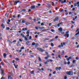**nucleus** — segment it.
<instances>
[{
	"label": "nucleus",
	"instance_id": "1",
	"mask_svg": "<svg viewBox=\"0 0 79 79\" xmlns=\"http://www.w3.org/2000/svg\"><path fill=\"white\" fill-rule=\"evenodd\" d=\"M66 74L69 76H73V71H69V72H67Z\"/></svg>",
	"mask_w": 79,
	"mask_h": 79
},
{
	"label": "nucleus",
	"instance_id": "2",
	"mask_svg": "<svg viewBox=\"0 0 79 79\" xmlns=\"http://www.w3.org/2000/svg\"><path fill=\"white\" fill-rule=\"evenodd\" d=\"M8 79H13V78H12V76H13V73H10V75H8Z\"/></svg>",
	"mask_w": 79,
	"mask_h": 79
},
{
	"label": "nucleus",
	"instance_id": "3",
	"mask_svg": "<svg viewBox=\"0 0 79 79\" xmlns=\"http://www.w3.org/2000/svg\"><path fill=\"white\" fill-rule=\"evenodd\" d=\"M69 32V31H67L66 32V34H64V37H66L67 38L69 37V34L68 33Z\"/></svg>",
	"mask_w": 79,
	"mask_h": 79
},
{
	"label": "nucleus",
	"instance_id": "4",
	"mask_svg": "<svg viewBox=\"0 0 79 79\" xmlns=\"http://www.w3.org/2000/svg\"><path fill=\"white\" fill-rule=\"evenodd\" d=\"M1 74L2 76H4L5 73H4V72H3V69H1Z\"/></svg>",
	"mask_w": 79,
	"mask_h": 79
},
{
	"label": "nucleus",
	"instance_id": "5",
	"mask_svg": "<svg viewBox=\"0 0 79 79\" xmlns=\"http://www.w3.org/2000/svg\"><path fill=\"white\" fill-rule=\"evenodd\" d=\"M60 2H61V4H63L64 3H66V0H64V1L62 0H59Z\"/></svg>",
	"mask_w": 79,
	"mask_h": 79
},
{
	"label": "nucleus",
	"instance_id": "6",
	"mask_svg": "<svg viewBox=\"0 0 79 79\" xmlns=\"http://www.w3.org/2000/svg\"><path fill=\"white\" fill-rule=\"evenodd\" d=\"M31 8L32 10H34L35 9V6H31Z\"/></svg>",
	"mask_w": 79,
	"mask_h": 79
},
{
	"label": "nucleus",
	"instance_id": "7",
	"mask_svg": "<svg viewBox=\"0 0 79 79\" xmlns=\"http://www.w3.org/2000/svg\"><path fill=\"white\" fill-rule=\"evenodd\" d=\"M61 45H59L58 46V47L59 48H61V47H63V43H61Z\"/></svg>",
	"mask_w": 79,
	"mask_h": 79
},
{
	"label": "nucleus",
	"instance_id": "8",
	"mask_svg": "<svg viewBox=\"0 0 79 79\" xmlns=\"http://www.w3.org/2000/svg\"><path fill=\"white\" fill-rule=\"evenodd\" d=\"M27 28H23L22 29V31H27Z\"/></svg>",
	"mask_w": 79,
	"mask_h": 79
},
{
	"label": "nucleus",
	"instance_id": "9",
	"mask_svg": "<svg viewBox=\"0 0 79 79\" xmlns=\"http://www.w3.org/2000/svg\"><path fill=\"white\" fill-rule=\"evenodd\" d=\"M58 30L60 32H62V31H63V29H62V28L61 27L59 28Z\"/></svg>",
	"mask_w": 79,
	"mask_h": 79
},
{
	"label": "nucleus",
	"instance_id": "10",
	"mask_svg": "<svg viewBox=\"0 0 79 79\" xmlns=\"http://www.w3.org/2000/svg\"><path fill=\"white\" fill-rule=\"evenodd\" d=\"M15 3L16 5L18 3H21V2H19V1H15Z\"/></svg>",
	"mask_w": 79,
	"mask_h": 79
},
{
	"label": "nucleus",
	"instance_id": "11",
	"mask_svg": "<svg viewBox=\"0 0 79 79\" xmlns=\"http://www.w3.org/2000/svg\"><path fill=\"white\" fill-rule=\"evenodd\" d=\"M14 65L16 69H17L18 68V65H16L15 64H14Z\"/></svg>",
	"mask_w": 79,
	"mask_h": 79
},
{
	"label": "nucleus",
	"instance_id": "12",
	"mask_svg": "<svg viewBox=\"0 0 79 79\" xmlns=\"http://www.w3.org/2000/svg\"><path fill=\"white\" fill-rule=\"evenodd\" d=\"M59 19V18L58 17L54 19V22H55V21H58V20Z\"/></svg>",
	"mask_w": 79,
	"mask_h": 79
},
{
	"label": "nucleus",
	"instance_id": "13",
	"mask_svg": "<svg viewBox=\"0 0 79 79\" xmlns=\"http://www.w3.org/2000/svg\"><path fill=\"white\" fill-rule=\"evenodd\" d=\"M1 26V27H2L3 29H4L5 27V26L3 23L2 24Z\"/></svg>",
	"mask_w": 79,
	"mask_h": 79
},
{
	"label": "nucleus",
	"instance_id": "14",
	"mask_svg": "<svg viewBox=\"0 0 79 79\" xmlns=\"http://www.w3.org/2000/svg\"><path fill=\"white\" fill-rule=\"evenodd\" d=\"M30 73L31 74H33V75H35V73H34V71H32L30 72Z\"/></svg>",
	"mask_w": 79,
	"mask_h": 79
},
{
	"label": "nucleus",
	"instance_id": "15",
	"mask_svg": "<svg viewBox=\"0 0 79 79\" xmlns=\"http://www.w3.org/2000/svg\"><path fill=\"white\" fill-rule=\"evenodd\" d=\"M10 21H11L10 19H8V22H7V24H10V23H10Z\"/></svg>",
	"mask_w": 79,
	"mask_h": 79
},
{
	"label": "nucleus",
	"instance_id": "16",
	"mask_svg": "<svg viewBox=\"0 0 79 79\" xmlns=\"http://www.w3.org/2000/svg\"><path fill=\"white\" fill-rule=\"evenodd\" d=\"M3 56L4 58H6V53H4Z\"/></svg>",
	"mask_w": 79,
	"mask_h": 79
},
{
	"label": "nucleus",
	"instance_id": "17",
	"mask_svg": "<svg viewBox=\"0 0 79 79\" xmlns=\"http://www.w3.org/2000/svg\"><path fill=\"white\" fill-rule=\"evenodd\" d=\"M62 24H63V23H58L57 25L58 27H60V25Z\"/></svg>",
	"mask_w": 79,
	"mask_h": 79
},
{
	"label": "nucleus",
	"instance_id": "18",
	"mask_svg": "<svg viewBox=\"0 0 79 79\" xmlns=\"http://www.w3.org/2000/svg\"><path fill=\"white\" fill-rule=\"evenodd\" d=\"M27 34V37H29V32L27 31L26 33Z\"/></svg>",
	"mask_w": 79,
	"mask_h": 79
},
{
	"label": "nucleus",
	"instance_id": "19",
	"mask_svg": "<svg viewBox=\"0 0 79 79\" xmlns=\"http://www.w3.org/2000/svg\"><path fill=\"white\" fill-rule=\"evenodd\" d=\"M40 51H42V52H44L45 50H44L43 49L41 48H40Z\"/></svg>",
	"mask_w": 79,
	"mask_h": 79
},
{
	"label": "nucleus",
	"instance_id": "20",
	"mask_svg": "<svg viewBox=\"0 0 79 79\" xmlns=\"http://www.w3.org/2000/svg\"><path fill=\"white\" fill-rule=\"evenodd\" d=\"M67 43L68 44H71V42H70V41H69V40H68L67 41Z\"/></svg>",
	"mask_w": 79,
	"mask_h": 79
},
{
	"label": "nucleus",
	"instance_id": "21",
	"mask_svg": "<svg viewBox=\"0 0 79 79\" xmlns=\"http://www.w3.org/2000/svg\"><path fill=\"white\" fill-rule=\"evenodd\" d=\"M25 24L27 26L28 25H29V24H30V23L27 22L25 23Z\"/></svg>",
	"mask_w": 79,
	"mask_h": 79
},
{
	"label": "nucleus",
	"instance_id": "22",
	"mask_svg": "<svg viewBox=\"0 0 79 79\" xmlns=\"http://www.w3.org/2000/svg\"><path fill=\"white\" fill-rule=\"evenodd\" d=\"M45 53H46V54L48 56H49V55H48V52H46Z\"/></svg>",
	"mask_w": 79,
	"mask_h": 79
},
{
	"label": "nucleus",
	"instance_id": "23",
	"mask_svg": "<svg viewBox=\"0 0 79 79\" xmlns=\"http://www.w3.org/2000/svg\"><path fill=\"white\" fill-rule=\"evenodd\" d=\"M44 47L45 48H48V45H47V44H46L44 45Z\"/></svg>",
	"mask_w": 79,
	"mask_h": 79
},
{
	"label": "nucleus",
	"instance_id": "24",
	"mask_svg": "<svg viewBox=\"0 0 79 79\" xmlns=\"http://www.w3.org/2000/svg\"><path fill=\"white\" fill-rule=\"evenodd\" d=\"M51 31L53 33H55V31L54 29H51Z\"/></svg>",
	"mask_w": 79,
	"mask_h": 79
},
{
	"label": "nucleus",
	"instance_id": "25",
	"mask_svg": "<svg viewBox=\"0 0 79 79\" xmlns=\"http://www.w3.org/2000/svg\"><path fill=\"white\" fill-rule=\"evenodd\" d=\"M77 16H76L75 18H74L73 19V21H75V19H77Z\"/></svg>",
	"mask_w": 79,
	"mask_h": 79
},
{
	"label": "nucleus",
	"instance_id": "26",
	"mask_svg": "<svg viewBox=\"0 0 79 79\" xmlns=\"http://www.w3.org/2000/svg\"><path fill=\"white\" fill-rule=\"evenodd\" d=\"M35 45V43L33 42L32 43L31 45L34 46Z\"/></svg>",
	"mask_w": 79,
	"mask_h": 79
},
{
	"label": "nucleus",
	"instance_id": "27",
	"mask_svg": "<svg viewBox=\"0 0 79 79\" xmlns=\"http://www.w3.org/2000/svg\"><path fill=\"white\" fill-rule=\"evenodd\" d=\"M48 57H50V56H48L47 57H46L45 58V60H47V59H48Z\"/></svg>",
	"mask_w": 79,
	"mask_h": 79
},
{
	"label": "nucleus",
	"instance_id": "28",
	"mask_svg": "<svg viewBox=\"0 0 79 79\" xmlns=\"http://www.w3.org/2000/svg\"><path fill=\"white\" fill-rule=\"evenodd\" d=\"M51 45L52 47H54V44H53V43H51Z\"/></svg>",
	"mask_w": 79,
	"mask_h": 79
},
{
	"label": "nucleus",
	"instance_id": "29",
	"mask_svg": "<svg viewBox=\"0 0 79 79\" xmlns=\"http://www.w3.org/2000/svg\"><path fill=\"white\" fill-rule=\"evenodd\" d=\"M24 38L25 40H27V38H26V36H24Z\"/></svg>",
	"mask_w": 79,
	"mask_h": 79
},
{
	"label": "nucleus",
	"instance_id": "30",
	"mask_svg": "<svg viewBox=\"0 0 79 79\" xmlns=\"http://www.w3.org/2000/svg\"><path fill=\"white\" fill-rule=\"evenodd\" d=\"M39 29H40V27H35V29H36V30H38V29H39Z\"/></svg>",
	"mask_w": 79,
	"mask_h": 79
},
{
	"label": "nucleus",
	"instance_id": "31",
	"mask_svg": "<svg viewBox=\"0 0 79 79\" xmlns=\"http://www.w3.org/2000/svg\"><path fill=\"white\" fill-rule=\"evenodd\" d=\"M55 40V39H52L51 40H50V42H52L53 41H54Z\"/></svg>",
	"mask_w": 79,
	"mask_h": 79
},
{
	"label": "nucleus",
	"instance_id": "32",
	"mask_svg": "<svg viewBox=\"0 0 79 79\" xmlns=\"http://www.w3.org/2000/svg\"><path fill=\"white\" fill-rule=\"evenodd\" d=\"M64 53V51H62V52L61 55H63V53Z\"/></svg>",
	"mask_w": 79,
	"mask_h": 79
},
{
	"label": "nucleus",
	"instance_id": "33",
	"mask_svg": "<svg viewBox=\"0 0 79 79\" xmlns=\"http://www.w3.org/2000/svg\"><path fill=\"white\" fill-rule=\"evenodd\" d=\"M38 45V44H35V47H38V46H37Z\"/></svg>",
	"mask_w": 79,
	"mask_h": 79
},
{
	"label": "nucleus",
	"instance_id": "34",
	"mask_svg": "<svg viewBox=\"0 0 79 79\" xmlns=\"http://www.w3.org/2000/svg\"><path fill=\"white\" fill-rule=\"evenodd\" d=\"M76 60H73V63H76Z\"/></svg>",
	"mask_w": 79,
	"mask_h": 79
},
{
	"label": "nucleus",
	"instance_id": "35",
	"mask_svg": "<svg viewBox=\"0 0 79 79\" xmlns=\"http://www.w3.org/2000/svg\"><path fill=\"white\" fill-rule=\"evenodd\" d=\"M25 22H26V21H25V20H23L22 21V23H24Z\"/></svg>",
	"mask_w": 79,
	"mask_h": 79
},
{
	"label": "nucleus",
	"instance_id": "36",
	"mask_svg": "<svg viewBox=\"0 0 79 79\" xmlns=\"http://www.w3.org/2000/svg\"><path fill=\"white\" fill-rule=\"evenodd\" d=\"M40 29H45V27H40Z\"/></svg>",
	"mask_w": 79,
	"mask_h": 79
},
{
	"label": "nucleus",
	"instance_id": "37",
	"mask_svg": "<svg viewBox=\"0 0 79 79\" xmlns=\"http://www.w3.org/2000/svg\"><path fill=\"white\" fill-rule=\"evenodd\" d=\"M7 17V16H8V13H6V15H5Z\"/></svg>",
	"mask_w": 79,
	"mask_h": 79
},
{
	"label": "nucleus",
	"instance_id": "38",
	"mask_svg": "<svg viewBox=\"0 0 79 79\" xmlns=\"http://www.w3.org/2000/svg\"><path fill=\"white\" fill-rule=\"evenodd\" d=\"M15 60L17 61H19V59H18V58H16L15 59Z\"/></svg>",
	"mask_w": 79,
	"mask_h": 79
},
{
	"label": "nucleus",
	"instance_id": "39",
	"mask_svg": "<svg viewBox=\"0 0 79 79\" xmlns=\"http://www.w3.org/2000/svg\"><path fill=\"white\" fill-rule=\"evenodd\" d=\"M74 6H77V4H76V3H74L73 4Z\"/></svg>",
	"mask_w": 79,
	"mask_h": 79
},
{
	"label": "nucleus",
	"instance_id": "40",
	"mask_svg": "<svg viewBox=\"0 0 79 79\" xmlns=\"http://www.w3.org/2000/svg\"><path fill=\"white\" fill-rule=\"evenodd\" d=\"M42 70L43 71H44V69L43 68H42L41 69H40V71H41Z\"/></svg>",
	"mask_w": 79,
	"mask_h": 79
},
{
	"label": "nucleus",
	"instance_id": "41",
	"mask_svg": "<svg viewBox=\"0 0 79 79\" xmlns=\"http://www.w3.org/2000/svg\"><path fill=\"white\" fill-rule=\"evenodd\" d=\"M6 30H10V28L9 27H6Z\"/></svg>",
	"mask_w": 79,
	"mask_h": 79
},
{
	"label": "nucleus",
	"instance_id": "42",
	"mask_svg": "<svg viewBox=\"0 0 79 79\" xmlns=\"http://www.w3.org/2000/svg\"><path fill=\"white\" fill-rule=\"evenodd\" d=\"M58 58H60V59H61V58L60 55H59L58 56Z\"/></svg>",
	"mask_w": 79,
	"mask_h": 79
},
{
	"label": "nucleus",
	"instance_id": "43",
	"mask_svg": "<svg viewBox=\"0 0 79 79\" xmlns=\"http://www.w3.org/2000/svg\"><path fill=\"white\" fill-rule=\"evenodd\" d=\"M61 69V67H59L58 68V70H59V71H60V69Z\"/></svg>",
	"mask_w": 79,
	"mask_h": 79
},
{
	"label": "nucleus",
	"instance_id": "44",
	"mask_svg": "<svg viewBox=\"0 0 79 79\" xmlns=\"http://www.w3.org/2000/svg\"><path fill=\"white\" fill-rule=\"evenodd\" d=\"M33 21L35 22V21H36V19L35 18V19H33Z\"/></svg>",
	"mask_w": 79,
	"mask_h": 79
},
{
	"label": "nucleus",
	"instance_id": "45",
	"mask_svg": "<svg viewBox=\"0 0 79 79\" xmlns=\"http://www.w3.org/2000/svg\"><path fill=\"white\" fill-rule=\"evenodd\" d=\"M24 47H22L21 48V50H23V49H24Z\"/></svg>",
	"mask_w": 79,
	"mask_h": 79
},
{
	"label": "nucleus",
	"instance_id": "46",
	"mask_svg": "<svg viewBox=\"0 0 79 79\" xmlns=\"http://www.w3.org/2000/svg\"><path fill=\"white\" fill-rule=\"evenodd\" d=\"M79 31H78V33H77V34H75V35H79Z\"/></svg>",
	"mask_w": 79,
	"mask_h": 79
},
{
	"label": "nucleus",
	"instance_id": "47",
	"mask_svg": "<svg viewBox=\"0 0 79 79\" xmlns=\"http://www.w3.org/2000/svg\"><path fill=\"white\" fill-rule=\"evenodd\" d=\"M70 64V62L69 61L67 62V64L69 65Z\"/></svg>",
	"mask_w": 79,
	"mask_h": 79
},
{
	"label": "nucleus",
	"instance_id": "48",
	"mask_svg": "<svg viewBox=\"0 0 79 79\" xmlns=\"http://www.w3.org/2000/svg\"><path fill=\"white\" fill-rule=\"evenodd\" d=\"M41 26H44V23H42L41 24Z\"/></svg>",
	"mask_w": 79,
	"mask_h": 79
},
{
	"label": "nucleus",
	"instance_id": "49",
	"mask_svg": "<svg viewBox=\"0 0 79 79\" xmlns=\"http://www.w3.org/2000/svg\"><path fill=\"white\" fill-rule=\"evenodd\" d=\"M58 67H56V69L57 70V71H58Z\"/></svg>",
	"mask_w": 79,
	"mask_h": 79
},
{
	"label": "nucleus",
	"instance_id": "50",
	"mask_svg": "<svg viewBox=\"0 0 79 79\" xmlns=\"http://www.w3.org/2000/svg\"><path fill=\"white\" fill-rule=\"evenodd\" d=\"M28 43H29V41H27L26 43V44H27V45H28Z\"/></svg>",
	"mask_w": 79,
	"mask_h": 79
},
{
	"label": "nucleus",
	"instance_id": "51",
	"mask_svg": "<svg viewBox=\"0 0 79 79\" xmlns=\"http://www.w3.org/2000/svg\"><path fill=\"white\" fill-rule=\"evenodd\" d=\"M1 79H5V77H1Z\"/></svg>",
	"mask_w": 79,
	"mask_h": 79
},
{
	"label": "nucleus",
	"instance_id": "52",
	"mask_svg": "<svg viewBox=\"0 0 79 79\" xmlns=\"http://www.w3.org/2000/svg\"><path fill=\"white\" fill-rule=\"evenodd\" d=\"M64 79H67V77L66 76H65L64 77Z\"/></svg>",
	"mask_w": 79,
	"mask_h": 79
},
{
	"label": "nucleus",
	"instance_id": "53",
	"mask_svg": "<svg viewBox=\"0 0 79 79\" xmlns=\"http://www.w3.org/2000/svg\"><path fill=\"white\" fill-rule=\"evenodd\" d=\"M22 11H23V12H24V11H26V10L25 9H23Z\"/></svg>",
	"mask_w": 79,
	"mask_h": 79
},
{
	"label": "nucleus",
	"instance_id": "54",
	"mask_svg": "<svg viewBox=\"0 0 79 79\" xmlns=\"http://www.w3.org/2000/svg\"><path fill=\"white\" fill-rule=\"evenodd\" d=\"M31 38H32V36H30V37H29V39L31 40Z\"/></svg>",
	"mask_w": 79,
	"mask_h": 79
},
{
	"label": "nucleus",
	"instance_id": "55",
	"mask_svg": "<svg viewBox=\"0 0 79 79\" xmlns=\"http://www.w3.org/2000/svg\"><path fill=\"white\" fill-rule=\"evenodd\" d=\"M31 9H29L28 10V12H31Z\"/></svg>",
	"mask_w": 79,
	"mask_h": 79
},
{
	"label": "nucleus",
	"instance_id": "56",
	"mask_svg": "<svg viewBox=\"0 0 79 79\" xmlns=\"http://www.w3.org/2000/svg\"><path fill=\"white\" fill-rule=\"evenodd\" d=\"M66 59L67 61H69V58H67Z\"/></svg>",
	"mask_w": 79,
	"mask_h": 79
},
{
	"label": "nucleus",
	"instance_id": "57",
	"mask_svg": "<svg viewBox=\"0 0 79 79\" xmlns=\"http://www.w3.org/2000/svg\"><path fill=\"white\" fill-rule=\"evenodd\" d=\"M55 39H58V36H57L55 37Z\"/></svg>",
	"mask_w": 79,
	"mask_h": 79
},
{
	"label": "nucleus",
	"instance_id": "58",
	"mask_svg": "<svg viewBox=\"0 0 79 79\" xmlns=\"http://www.w3.org/2000/svg\"><path fill=\"white\" fill-rule=\"evenodd\" d=\"M63 19H64V20H67V19L66 18H63Z\"/></svg>",
	"mask_w": 79,
	"mask_h": 79
},
{
	"label": "nucleus",
	"instance_id": "59",
	"mask_svg": "<svg viewBox=\"0 0 79 79\" xmlns=\"http://www.w3.org/2000/svg\"><path fill=\"white\" fill-rule=\"evenodd\" d=\"M56 73V71H55L54 72H53V74H55Z\"/></svg>",
	"mask_w": 79,
	"mask_h": 79
},
{
	"label": "nucleus",
	"instance_id": "60",
	"mask_svg": "<svg viewBox=\"0 0 79 79\" xmlns=\"http://www.w3.org/2000/svg\"><path fill=\"white\" fill-rule=\"evenodd\" d=\"M74 64L71 65V67H74Z\"/></svg>",
	"mask_w": 79,
	"mask_h": 79
},
{
	"label": "nucleus",
	"instance_id": "61",
	"mask_svg": "<svg viewBox=\"0 0 79 79\" xmlns=\"http://www.w3.org/2000/svg\"><path fill=\"white\" fill-rule=\"evenodd\" d=\"M76 60H79V58H78V57H76Z\"/></svg>",
	"mask_w": 79,
	"mask_h": 79
},
{
	"label": "nucleus",
	"instance_id": "62",
	"mask_svg": "<svg viewBox=\"0 0 79 79\" xmlns=\"http://www.w3.org/2000/svg\"><path fill=\"white\" fill-rule=\"evenodd\" d=\"M79 31V28H78V29L76 31V32H77V31Z\"/></svg>",
	"mask_w": 79,
	"mask_h": 79
},
{
	"label": "nucleus",
	"instance_id": "63",
	"mask_svg": "<svg viewBox=\"0 0 79 79\" xmlns=\"http://www.w3.org/2000/svg\"><path fill=\"white\" fill-rule=\"evenodd\" d=\"M19 41H20V42H22V40H21V39H19Z\"/></svg>",
	"mask_w": 79,
	"mask_h": 79
},
{
	"label": "nucleus",
	"instance_id": "64",
	"mask_svg": "<svg viewBox=\"0 0 79 79\" xmlns=\"http://www.w3.org/2000/svg\"><path fill=\"white\" fill-rule=\"evenodd\" d=\"M77 5H79V2H77Z\"/></svg>",
	"mask_w": 79,
	"mask_h": 79
}]
</instances>
